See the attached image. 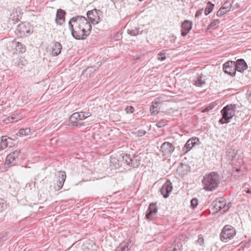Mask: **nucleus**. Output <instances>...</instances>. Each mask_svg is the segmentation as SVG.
<instances>
[{
    "label": "nucleus",
    "instance_id": "nucleus-1",
    "mask_svg": "<svg viewBox=\"0 0 251 251\" xmlns=\"http://www.w3.org/2000/svg\"><path fill=\"white\" fill-rule=\"evenodd\" d=\"M72 34L76 39H84L90 33L92 26L90 22L84 17L73 18L69 22Z\"/></svg>",
    "mask_w": 251,
    "mask_h": 251
},
{
    "label": "nucleus",
    "instance_id": "nucleus-2",
    "mask_svg": "<svg viewBox=\"0 0 251 251\" xmlns=\"http://www.w3.org/2000/svg\"><path fill=\"white\" fill-rule=\"evenodd\" d=\"M219 176L215 173H211L205 175L202 180L203 188L206 191H212L218 185Z\"/></svg>",
    "mask_w": 251,
    "mask_h": 251
},
{
    "label": "nucleus",
    "instance_id": "nucleus-3",
    "mask_svg": "<svg viewBox=\"0 0 251 251\" xmlns=\"http://www.w3.org/2000/svg\"><path fill=\"white\" fill-rule=\"evenodd\" d=\"M236 108L235 104H228L224 107L221 110L222 118L219 122L222 124L228 123L229 120L235 116Z\"/></svg>",
    "mask_w": 251,
    "mask_h": 251
},
{
    "label": "nucleus",
    "instance_id": "nucleus-4",
    "mask_svg": "<svg viewBox=\"0 0 251 251\" xmlns=\"http://www.w3.org/2000/svg\"><path fill=\"white\" fill-rule=\"evenodd\" d=\"M212 205L214 213L221 211V213H224L228 211L230 207V203H227L225 199L222 198L215 200Z\"/></svg>",
    "mask_w": 251,
    "mask_h": 251
},
{
    "label": "nucleus",
    "instance_id": "nucleus-5",
    "mask_svg": "<svg viewBox=\"0 0 251 251\" xmlns=\"http://www.w3.org/2000/svg\"><path fill=\"white\" fill-rule=\"evenodd\" d=\"M91 114L89 111L86 112H77L72 114L69 118V121L71 126H80L81 124H77V123L86 118L91 116Z\"/></svg>",
    "mask_w": 251,
    "mask_h": 251
},
{
    "label": "nucleus",
    "instance_id": "nucleus-6",
    "mask_svg": "<svg viewBox=\"0 0 251 251\" xmlns=\"http://www.w3.org/2000/svg\"><path fill=\"white\" fill-rule=\"evenodd\" d=\"M236 231L234 228L229 225H226L221 233V239L223 241L226 242L234 237Z\"/></svg>",
    "mask_w": 251,
    "mask_h": 251
},
{
    "label": "nucleus",
    "instance_id": "nucleus-7",
    "mask_svg": "<svg viewBox=\"0 0 251 251\" xmlns=\"http://www.w3.org/2000/svg\"><path fill=\"white\" fill-rule=\"evenodd\" d=\"M175 149V146L169 142H165L162 144L160 147V151L162 155L166 157H170Z\"/></svg>",
    "mask_w": 251,
    "mask_h": 251
},
{
    "label": "nucleus",
    "instance_id": "nucleus-8",
    "mask_svg": "<svg viewBox=\"0 0 251 251\" xmlns=\"http://www.w3.org/2000/svg\"><path fill=\"white\" fill-rule=\"evenodd\" d=\"M223 70L225 73L234 76L236 73L235 62L228 61L223 65Z\"/></svg>",
    "mask_w": 251,
    "mask_h": 251
},
{
    "label": "nucleus",
    "instance_id": "nucleus-9",
    "mask_svg": "<svg viewBox=\"0 0 251 251\" xmlns=\"http://www.w3.org/2000/svg\"><path fill=\"white\" fill-rule=\"evenodd\" d=\"M99 13L100 11L96 9L88 11L87 13L88 18L92 24L96 25L100 22V17Z\"/></svg>",
    "mask_w": 251,
    "mask_h": 251
},
{
    "label": "nucleus",
    "instance_id": "nucleus-10",
    "mask_svg": "<svg viewBox=\"0 0 251 251\" xmlns=\"http://www.w3.org/2000/svg\"><path fill=\"white\" fill-rule=\"evenodd\" d=\"M157 212V208L156 203H151L147 210L146 213V219L149 221L152 220Z\"/></svg>",
    "mask_w": 251,
    "mask_h": 251
},
{
    "label": "nucleus",
    "instance_id": "nucleus-11",
    "mask_svg": "<svg viewBox=\"0 0 251 251\" xmlns=\"http://www.w3.org/2000/svg\"><path fill=\"white\" fill-rule=\"evenodd\" d=\"M199 141V139L196 137H194L189 139L183 148L184 153H187L190 151Z\"/></svg>",
    "mask_w": 251,
    "mask_h": 251
},
{
    "label": "nucleus",
    "instance_id": "nucleus-12",
    "mask_svg": "<svg viewBox=\"0 0 251 251\" xmlns=\"http://www.w3.org/2000/svg\"><path fill=\"white\" fill-rule=\"evenodd\" d=\"M172 184L170 180H167L160 189L161 194L165 198L169 196V194L172 191Z\"/></svg>",
    "mask_w": 251,
    "mask_h": 251
},
{
    "label": "nucleus",
    "instance_id": "nucleus-13",
    "mask_svg": "<svg viewBox=\"0 0 251 251\" xmlns=\"http://www.w3.org/2000/svg\"><path fill=\"white\" fill-rule=\"evenodd\" d=\"M162 102L160 98H157L151 103L150 108L151 114L152 115H156L158 114L160 110L159 104Z\"/></svg>",
    "mask_w": 251,
    "mask_h": 251
},
{
    "label": "nucleus",
    "instance_id": "nucleus-14",
    "mask_svg": "<svg viewBox=\"0 0 251 251\" xmlns=\"http://www.w3.org/2000/svg\"><path fill=\"white\" fill-rule=\"evenodd\" d=\"M20 153V150L14 151L9 153L6 158L5 163L8 165L13 163L16 159L19 157Z\"/></svg>",
    "mask_w": 251,
    "mask_h": 251
},
{
    "label": "nucleus",
    "instance_id": "nucleus-15",
    "mask_svg": "<svg viewBox=\"0 0 251 251\" xmlns=\"http://www.w3.org/2000/svg\"><path fill=\"white\" fill-rule=\"evenodd\" d=\"M192 23L188 20L184 21L181 25V35L185 36L191 29Z\"/></svg>",
    "mask_w": 251,
    "mask_h": 251
},
{
    "label": "nucleus",
    "instance_id": "nucleus-16",
    "mask_svg": "<svg viewBox=\"0 0 251 251\" xmlns=\"http://www.w3.org/2000/svg\"><path fill=\"white\" fill-rule=\"evenodd\" d=\"M65 12L62 9L58 10L56 13L55 21L59 25L63 24L65 21Z\"/></svg>",
    "mask_w": 251,
    "mask_h": 251
},
{
    "label": "nucleus",
    "instance_id": "nucleus-17",
    "mask_svg": "<svg viewBox=\"0 0 251 251\" xmlns=\"http://www.w3.org/2000/svg\"><path fill=\"white\" fill-rule=\"evenodd\" d=\"M247 68L246 63L243 59H238L235 62L236 71L241 72Z\"/></svg>",
    "mask_w": 251,
    "mask_h": 251
},
{
    "label": "nucleus",
    "instance_id": "nucleus-18",
    "mask_svg": "<svg viewBox=\"0 0 251 251\" xmlns=\"http://www.w3.org/2000/svg\"><path fill=\"white\" fill-rule=\"evenodd\" d=\"M51 49L52 54L54 56H56L60 53L62 49V46L60 43L55 42L53 43L51 46Z\"/></svg>",
    "mask_w": 251,
    "mask_h": 251
},
{
    "label": "nucleus",
    "instance_id": "nucleus-19",
    "mask_svg": "<svg viewBox=\"0 0 251 251\" xmlns=\"http://www.w3.org/2000/svg\"><path fill=\"white\" fill-rule=\"evenodd\" d=\"M96 247L95 243L91 240L86 241L83 245L84 251H93Z\"/></svg>",
    "mask_w": 251,
    "mask_h": 251
},
{
    "label": "nucleus",
    "instance_id": "nucleus-20",
    "mask_svg": "<svg viewBox=\"0 0 251 251\" xmlns=\"http://www.w3.org/2000/svg\"><path fill=\"white\" fill-rule=\"evenodd\" d=\"M12 44L13 46H14L15 47L14 52L16 53L17 51H19V52L23 53L25 51L26 48L25 46L23 45L20 42L13 41Z\"/></svg>",
    "mask_w": 251,
    "mask_h": 251
},
{
    "label": "nucleus",
    "instance_id": "nucleus-21",
    "mask_svg": "<svg viewBox=\"0 0 251 251\" xmlns=\"http://www.w3.org/2000/svg\"><path fill=\"white\" fill-rule=\"evenodd\" d=\"M231 9V6L229 5V6H226V4L224 5L217 12V16L218 17H222L224 15L227 13Z\"/></svg>",
    "mask_w": 251,
    "mask_h": 251
},
{
    "label": "nucleus",
    "instance_id": "nucleus-22",
    "mask_svg": "<svg viewBox=\"0 0 251 251\" xmlns=\"http://www.w3.org/2000/svg\"><path fill=\"white\" fill-rule=\"evenodd\" d=\"M20 31L24 34H30L32 32V28L29 24H22L20 26Z\"/></svg>",
    "mask_w": 251,
    "mask_h": 251
},
{
    "label": "nucleus",
    "instance_id": "nucleus-23",
    "mask_svg": "<svg viewBox=\"0 0 251 251\" xmlns=\"http://www.w3.org/2000/svg\"><path fill=\"white\" fill-rule=\"evenodd\" d=\"M220 22L219 20H214L208 26L206 31L211 32L212 29H216L219 25Z\"/></svg>",
    "mask_w": 251,
    "mask_h": 251
},
{
    "label": "nucleus",
    "instance_id": "nucleus-24",
    "mask_svg": "<svg viewBox=\"0 0 251 251\" xmlns=\"http://www.w3.org/2000/svg\"><path fill=\"white\" fill-rule=\"evenodd\" d=\"M11 141V139L7 138L6 137H2L1 142L0 143V147L2 148H5L8 146L9 142Z\"/></svg>",
    "mask_w": 251,
    "mask_h": 251
},
{
    "label": "nucleus",
    "instance_id": "nucleus-25",
    "mask_svg": "<svg viewBox=\"0 0 251 251\" xmlns=\"http://www.w3.org/2000/svg\"><path fill=\"white\" fill-rule=\"evenodd\" d=\"M214 4L209 1L207 4L204 11V14L206 15H208L213 9Z\"/></svg>",
    "mask_w": 251,
    "mask_h": 251
},
{
    "label": "nucleus",
    "instance_id": "nucleus-26",
    "mask_svg": "<svg viewBox=\"0 0 251 251\" xmlns=\"http://www.w3.org/2000/svg\"><path fill=\"white\" fill-rule=\"evenodd\" d=\"M30 132V130L29 128H25V129H21L19 130L17 133V135L20 137H22L23 136H26L29 134Z\"/></svg>",
    "mask_w": 251,
    "mask_h": 251
},
{
    "label": "nucleus",
    "instance_id": "nucleus-27",
    "mask_svg": "<svg viewBox=\"0 0 251 251\" xmlns=\"http://www.w3.org/2000/svg\"><path fill=\"white\" fill-rule=\"evenodd\" d=\"M17 119V115H12L3 119V121L6 124L13 123L15 119Z\"/></svg>",
    "mask_w": 251,
    "mask_h": 251
},
{
    "label": "nucleus",
    "instance_id": "nucleus-28",
    "mask_svg": "<svg viewBox=\"0 0 251 251\" xmlns=\"http://www.w3.org/2000/svg\"><path fill=\"white\" fill-rule=\"evenodd\" d=\"M7 203L6 201L2 198H0V212H3L7 208Z\"/></svg>",
    "mask_w": 251,
    "mask_h": 251
},
{
    "label": "nucleus",
    "instance_id": "nucleus-29",
    "mask_svg": "<svg viewBox=\"0 0 251 251\" xmlns=\"http://www.w3.org/2000/svg\"><path fill=\"white\" fill-rule=\"evenodd\" d=\"M59 174V178L58 181L64 184V181L66 179V176L65 172L60 171L58 173Z\"/></svg>",
    "mask_w": 251,
    "mask_h": 251
},
{
    "label": "nucleus",
    "instance_id": "nucleus-30",
    "mask_svg": "<svg viewBox=\"0 0 251 251\" xmlns=\"http://www.w3.org/2000/svg\"><path fill=\"white\" fill-rule=\"evenodd\" d=\"M11 16L12 17V20L14 21L15 23L18 22L19 21H20L21 17L20 14L18 15V12L17 11H16L15 12H13L11 14Z\"/></svg>",
    "mask_w": 251,
    "mask_h": 251
},
{
    "label": "nucleus",
    "instance_id": "nucleus-31",
    "mask_svg": "<svg viewBox=\"0 0 251 251\" xmlns=\"http://www.w3.org/2000/svg\"><path fill=\"white\" fill-rule=\"evenodd\" d=\"M125 111L126 114H131L134 111V108L132 106H127L125 108Z\"/></svg>",
    "mask_w": 251,
    "mask_h": 251
},
{
    "label": "nucleus",
    "instance_id": "nucleus-32",
    "mask_svg": "<svg viewBox=\"0 0 251 251\" xmlns=\"http://www.w3.org/2000/svg\"><path fill=\"white\" fill-rule=\"evenodd\" d=\"M204 84V82L201 80V78H198V79L195 81L194 84L197 87L201 86Z\"/></svg>",
    "mask_w": 251,
    "mask_h": 251
},
{
    "label": "nucleus",
    "instance_id": "nucleus-33",
    "mask_svg": "<svg viewBox=\"0 0 251 251\" xmlns=\"http://www.w3.org/2000/svg\"><path fill=\"white\" fill-rule=\"evenodd\" d=\"M131 242L127 241L125 243V246L123 247L122 251H127L130 247Z\"/></svg>",
    "mask_w": 251,
    "mask_h": 251
},
{
    "label": "nucleus",
    "instance_id": "nucleus-34",
    "mask_svg": "<svg viewBox=\"0 0 251 251\" xmlns=\"http://www.w3.org/2000/svg\"><path fill=\"white\" fill-rule=\"evenodd\" d=\"M198 204V200L197 199H193L191 201V206L192 208H196Z\"/></svg>",
    "mask_w": 251,
    "mask_h": 251
},
{
    "label": "nucleus",
    "instance_id": "nucleus-35",
    "mask_svg": "<svg viewBox=\"0 0 251 251\" xmlns=\"http://www.w3.org/2000/svg\"><path fill=\"white\" fill-rule=\"evenodd\" d=\"M138 30L136 28L128 30V33L132 36H136L138 34Z\"/></svg>",
    "mask_w": 251,
    "mask_h": 251
},
{
    "label": "nucleus",
    "instance_id": "nucleus-36",
    "mask_svg": "<svg viewBox=\"0 0 251 251\" xmlns=\"http://www.w3.org/2000/svg\"><path fill=\"white\" fill-rule=\"evenodd\" d=\"M157 58L160 61H163L166 58L165 53L160 52L157 55Z\"/></svg>",
    "mask_w": 251,
    "mask_h": 251
},
{
    "label": "nucleus",
    "instance_id": "nucleus-37",
    "mask_svg": "<svg viewBox=\"0 0 251 251\" xmlns=\"http://www.w3.org/2000/svg\"><path fill=\"white\" fill-rule=\"evenodd\" d=\"M204 239L201 235H200L198 236V240H197V243L200 245H203L204 244Z\"/></svg>",
    "mask_w": 251,
    "mask_h": 251
},
{
    "label": "nucleus",
    "instance_id": "nucleus-38",
    "mask_svg": "<svg viewBox=\"0 0 251 251\" xmlns=\"http://www.w3.org/2000/svg\"><path fill=\"white\" fill-rule=\"evenodd\" d=\"M167 124L166 121H160L156 124V126L159 127L164 126Z\"/></svg>",
    "mask_w": 251,
    "mask_h": 251
},
{
    "label": "nucleus",
    "instance_id": "nucleus-39",
    "mask_svg": "<svg viewBox=\"0 0 251 251\" xmlns=\"http://www.w3.org/2000/svg\"><path fill=\"white\" fill-rule=\"evenodd\" d=\"M213 107V105H211V106H209L208 107L205 108V109H204L203 110H202V112H207L208 111H209V110L210 109H212Z\"/></svg>",
    "mask_w": 251,
    "mask_h": 251
},
{
    "label": "nucleus",
    "instance_id": "nucleus-40",
    "mask_svg": "<svg viewBox=\"0 0 251 251\" xmlns=\"http://www.w3.org/2000/svg\"><path fill=\"white\" fill-rule=\"evenodd\" d=\"M248 99L251 102V91L250 90L248 91Z\"/></svg>",
    "mask_w": 251,
    "mask_h": 251
},
{
    "label": "nucleus",
    "instance_id": "nucleus-41",
    "mask_svg": "<svg viewBox=\"0 0 251 251\" xmlns=\"http://www.w3.org/2000/svg\"><path fill=\"white\" fill-rule=\"evenodd\" d=\"M63 185V184L59 181L58 183H57V186H58L57 189L59 190L61 188H62Z\"/></svg>",
    "mask_w": 251,
    "mask_h": 251
},
{
    "label": "nucleus",
    "instance_id": "nucleus-42",
    "mask_svg": "<svg viewBox=\"0 0 251 251\" xmlns=\"http://www.w3.org/2000/svg\"><path fill=\"white\" fill-rule=\"evenodd\" d=\"M165 251H179L178 249L176 248H169L167 250H166Z\"/></svg>",
    "mask_w": 251,
    "mask_h": 251
},
{
    "label": "nucleus",
    "instance_id": "nucleus-43",
    "mask_svg": "<svg viewBox=\"0 0 251 251\" xmlns=\"http://www.w3.org/2000/svg\"><path fill=\"white\" fill-rule=\"evenodd\" d=\"M246 193L247 194H251V189H249L246 191Z\"/></svg>",
    "mask_w": 251,
    "mask_h": 251
},
{
    "label": "nucleus",
    "instance_id": "nucleus-44",
    "mask_svg": "<svg viewBox=\"0 0 251 251\" xmlns=\"http://www.w3.org/2000/svg\"><path fill=\"white\" fill-rule=\"evenodd\" d=\"M17 118H18V115H17ZM16 121H17L18 120H20V118H17L15 119Z\"/></svg>",
    "mask_w": 251,
    "mask_h": 251
}]
</instances>
